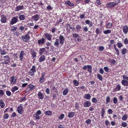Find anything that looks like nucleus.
Masks as SVG:
<instances>
[{"label":"nucleus","instance_id":"f257e3e1","mask_svg":"<svg viewBox=\"0 0 128 128\" xmlns=\"http://www.w3.org/2000/svg\"><path fill=\"white\" fill-rule=\"evenodd\" d=\"M122 77L123 80L121 82L122 84L124 86H128V77L124 75Z\"/></svg>","mask_w":128,"mask_h":128},{"label":"nucleus","instance_id":"f03ea898","mask_svg":"<svg viewBox=\"0 0 128 128\" xmlns=\"http://www.w3.org/2000/svg\"><path fill=\"white\" fill-rule=\"evenodd\" d=\"M36 72V67L34 66H33L30 69V71L28 72V74L32 76L34 75V74Z\"/></svg>","mask_w":128,"mask_h":128},{"label":"nucleus","instance_id":"7ed1b4c3","mask_svg":"<svg viewBox=\"0 0 128 128\" xmlns=\"http://www.w3.org/2000/svg\"><path fill=\"white\" fill-rule=\"evenodd\" d=\"M22 40L24 42H28L30 38L29 36L26 34L25 36H21Z\"/></svg>","mask_w":128,"mask_h":128},{"label":"nucleus","instance_id":"20e7f679","mask_svg":"<svg viewBox=\"0 0 128 128\" xmlns=\"http://www.w3.org/2000/svg\"><path fill=\"white\" fill-rule=\"evenodd\" d=\"M82 69L84 70H86L87 69V71L90 74H91L92 72V67L90 65L84 66L82 68Z\"/></svg>","mask_w":128,"mask_h":128},{"label":"nucleus","instance_id":"39448f33","mask_svg":"<svg viewBox=\"0 0 128 128\" xmlns=\"http://www.w3.org/2000/svg\"><path fill=\"white\" fill-rule=\"evenodd\" d=\"M41 111L39 110L35 114H34V116L36 120H39L40 118V115L41 114Z\"/></svg>","mask_w":128,"mask_h":128},{"label":"nucleus","instance_id":"423d86ee","mask_svg":"<svg viewBox=\"0 0 128 128\" xmlns=\"http://www.w3.org/2000/svg\"><path fill=\"white\" fill-rule=\"evenodd\" d=\"M3 60L4 61V63L5 64H7L8 63L10 62V59L8 56H6L4 57Z\"/></svg>","mask_w":128,"mask_h":128},{"label":"nucleus","instance_id":"0eeeda50","mask_svg":"<svg viewBox=\"0 0 128 128\" xmlns=\"http://www.w3.org/2000/svg\"><path fill=\"white\" fill-rule=\"evenodd\" d=\"M18 21V16H16L13 17L11 19V21L10 22V24L12 25L16 23Z\"/></svg>","mask_w":128,"mask_h":128},{"label":"nucleus","instance_id":"6e6552de","mask_svg":"<svg viewBox=\"0 0 128 128\" xmlns=\"http://www.w3.org/2000/svg\"><path fill=\"white\" fill-rule=\"evenodd\" d=\"M65 38L64 36L62 35H60L59 37V40L60 42V43L62 45H63L64 41Z\"/></svg>","mask_w":128,"mask_h":128},{"label":"nucleus","instance_id":"1a4fd4ad","mask_svg":"<svg viewBox=\"0 0 128 128\" xmlns=\"http://www.w3.org/2000/svg\"><path fill=\"white\" fill-rule=\"evenodd\" d=\"M44 38L50 41L52 40V35L49 34L45 33L44 35Z\"/></svg>","mask_w":128,"mask_h":128},{"label":"nucleus","instance_id":"9d476101","mask_svg":"<svg viewBox=\"0 0 128 128\" xmlns=\"http://www.w3.org/2000/svg\"><path fill=\"white\" fill-rule=\"evenodd\" d=\"M24 51H21L19 57L20 60V61H23V60L24 59Z\"/></svg>","mask_w":128,"mask_h":128},{"label":"nucleus","instance_id":"9b49d317","mask_svg":"<svg viewBox=\"0 0 128 128\" xmlns=\"http://www.w3.org/2000/svg\"><path fill=\"white\" fill-rule=\"evenodd\" d=\"M46 74V73L45 72H43L42 74V77L40 78L39 81V82L41 83H44L45 81V79L44 78Z\"/></svg>","mask_w":128,"mask_h":128},{"label":"nucleus","instance_id":"f8f14e48","mask_svg":"<svg viewBox=\"0 0 128 128\" xmlns=\"http://www.w3.org/2000/svg\"><path fill=\"white\" fill-rule=\"evenodd\" d=\"M0 21L2 23H5L6 21V17L4 15H2L1 16Z\"/></svg>","mask_w":128,"mask_h":128},{"label":"nucleus","instance_id":"ddd939ff","mask_svg":"<svg viewBox=\"0 0 128 128\" xmlns=\"http://www.w3.org/2000/svg\"><path fill=\"white\" fill-rule=\"evenodd\" d=\"M118 3L114 2H111L110 3H108L106 4L108 8H110L113 7L114 6Z\"/></svg>","mask_w":128,"mask_h":128},{"label":"nucleus","instance_id":"4468645a","mask_svg":"<svg viewBox=\"0 0 128 128\" xmlns=\"http://www.w3.org/2000/svg\"><path fill=\"white\" fill-rule=\"evenodd\" d=\"M122 30L124 34H127L128 32V27L126 25L123 26Z\"/></svg>","mask_w":128,"mask_h":128},{"label":"nucleus","instance_id":"2eb2a0df","mask_svg":"<svg viewBox=\"0 0 128 128\" xmlns=\"http://www.w3.org/2000/svg\"><path fill=\"white\" fill-rule=\"evenodd\" d=\"M38 98L39 100H42L44 97L43 94L40 92H39L38 94Z\"/></svg>","mask_w":128,"mask_h":128},{"label":"nucleus","instance_id":"dca6fc26","mask_svg":"<svg viewBox=\"0 0 128 128\" xmlns=\"http://www.w3.org/2000/svg\"><path fill=\"white\" fill-rule=\"evenodd\" d=\"M40 18L39 15L38 14H36L32 17V20L35 21H37Z\"/></svg>","mask_w":128,"mask_h":128},{"label":"nucleus","instance_id":"f3484780","mask_svg":"<svg viewBox=\"0 0 128 128\" xmlns=\"http://www.w3.org/2000/svg\"><path fill=\"white\" fill-rule=\"evenodd\" d=\"M23 107L22 106H18L17 108V111L18 113L21 114L22 112Z\"/></svg>","mask_w":128,"mask_h":128},{"label":"nucleus","instance_id":"a211bd4d","mask_svg":"<svg viewBox=\"0 0 128 128\" xmlns=\"http://www.w3.org/2000/svg\"><path fill=\"white\" fill-rule=\"evenodd\" d=\"M91 105L90 102L88 101H86L85 102L84 104V107H88Z\"/></svg>","mask_w":128,"mask_h":128},{"label":"nucleus","instance_id":"6ab92c4d","mask_svg":"<svg viewBox=\"0 0 128 128\" xmlns=\"http://www.w3.org/2000/svg\"><path fill=\"white\" fill-rule=\"evenodd\" d=\"M128 52V50L126 48H123L122 49L121 51V52L122 55H124L127 53Z\"/></svg>","mask_w":128,"mask_h":128},{"label":"nucleus","instance_id":"aec40b11","mask_svg":"<svg viewBox=\"0 0 128 128\" xmlns=\"http://www.w3.org/2000/svg\"><path fill=\"white\" fill-rule=\"evenodd\" d=\"M28 87L30 89V90L32 91L35 88V86L32 84H30L28 86Z\"/></svg>","mask_w":128,"mask_h":128},{"label":"nucleus","instance_id":"412c9836","mask_svg":"<svg viewBox=\"0 0 128 128\" xmlns=\"http://www.w3.org/2000/svg\"><path fill=\"white\" fill-rule=\"evenodd\" d=\"M45 42V40L44 38H42V39L39 40L38 42L40 44H44Z\"/></svg>","mask_w":128,"mask_h":128},{"label":"nucleus","instance_id":"4be33fe9","mask_svg":"<svg viewBox=\"0 0 128 128\" xmlns=\"http://www.w3.org/2000/svg\"><path fill=\"white\" fill-rule=\"evenodd\" d=\"M85 23L86 24H89L90 27H92L93 26V24L92 22H91L90 20H86Z\"/></svg>","mask_w":128,"mask_h":128},{"label":"nucleus","instance_id":"5701e85b","mask_svg":"<svg viewBox=\"0 0 128 128\" xmlns=\"http://www.w3.org/2000/svg\"><path fill=\"white\" fill-rule=\"evenodd\" d=\"M54 46L56 47L57 48L58 47L59 45V43L58 39L57 38L56 39L54 43Z\"/></svg>","mask_w":128,"mask_h":128},{"label":"nucleus","instance_id":"b1692460","mask_svg":"<svg viewBox=\"0 0 128 128\" xmlns=\"http://www.w3.org/2000/svg\"><path fill=\"white\" fill-rule=\"evenodd\" d=\"M65 3L66 4L72 7L74 6L73 4L71 3L69 0H67L65 2Z\"/></svg>","mask_w":128,"mask_h":128},{"label":"nucleus","instance_id":"393cba45","mask_svg":"<svg viewBox=\"0 0 128 128\" xmlns=\"http://www.w3.org/2000/svg\"><path fill=\"white\" fill-rule=\"evenodd\" d=\"M11 84H14L16 82V78L14 76H12L11 78Z\"/></svg>","mask_w":128,"mask_h":128},{"label":"nucleus","instance_id":"a878e982","mask_svg":"<svg viewBox=\"0 0 128 128\" xmlns=\"http://www.w3.org/2000/svg\"><path fill=\"white\" fill-rule=\"evenodd\" d=\"M23 8V6H17L15 8V11H18L21 10Z\"/></svg>","mask_w":128,"mask_h":128},{"label":"nucleus","instance_id":"bb28decb","mask_svg":"<svg viewBox=\"0 0 128 128\" xmlns=\"http://www.w3.org/2000/svg\"><path fill=\"white\" fill-rule=\"evenodd\" d=\"M44 114L46 115L50 116L52 114V112L50 110H48L45 112Z\"/></svg>","mask_w":128,"mask_h":128},{"label":"nucleus","instance_id":"cd10ccee","mask_svg":"<svg viewBox=\"0 0 128 128\" xmlns=\"http://www.w3.org/2000/svg\"><path fill=\"white\" fill-rule=\"evenodd\" d=\"M45 56L43 55L40 57L39 59V61L40 62H42L45 60Z\"/></svg>","mask_w":128,"mask_h":128},{"label":"nucleus","instance_id":"c85d7f7f","mask_svg":"<svg viewBox=\"0 0 128 128\" xmlns=\"http://www.w3.org/2000/svg\"><path fill=\"white\" fill-rule=\"evenodd\" d=\"M68 88H65L63 92V95L65 96L68 93Z\"/></svg>","mask_w":128,"mask_h":128},{"label":"nucleus","instance_id":"c756f323","mask_svg":"<svg viewBox=\"0 0 128 128\" xmlns=\"http://www.w3.org/2000/svg\"><path fill=\"white\" fill-rule=\"evenodd\" d=\"M75 114L74 112H71L69 113L68 116L69 118H71Z\"/></svg>","mask_w":128,"mask_h":128},{"label":"nucleus","instance_id":"7c9ffc66","mask_svg":"<svg viewBox=\"0 0 128 128\" xmlns=\"http://www.w3.org/2000/svg\"><path fill=\"white\" fill-rule=\"evenodd\" d=\"M25 16L24 15H19V18L20 20H24Z\"/></svg>","mask_w":128,"mask_h":128},{"label":"nucleus","instance_id":"2f4dec72","mask_svg":"<svg viewBox=\"0 0 128 128\" xmlns=\"http://www.w3.org/2000/svg\"><path fill=\"white\" fill-rule=\"evenodd\" d=\"M111 30H106L103 31L104 33L105 34H108L111 33Z\"/></svg>","mask_w":128,"mask_h":128},{"label":"nucleus","instance_id":"473e14b6","mask_svg":"<svg viewBox=\"0 0 128 128\" xmlns=\"http://www.w3.org/2000/svg\"><path fill=\"white\" fill-rule=\"evenodd\" d=\"M90 98L91 96L89 94H86L84 97V98L86 100H90Z\"/></svg>","mask_w":128,"mask_h":128},{"label":"nucleus","instance_id":"72a5a7b5","mask_svg":"<svg viewBox=\"0 0 128 128\" xmlns=\"http://www.w3.org/2000/svg\"><path fill=\"white\" fill-rule=\"evenodd\" d=\"M0 106L2 108H3L5 106V104L2 101V99H1L0 103Z\"/></svg>","mask_w":128,"mask_h":128},{"label":"nucleus","instance_id":"f704fd0d","mask_svg":"<svg viewBox=\"0 0 128 128\" xmlns=\"http://www.w3.org/2000/svg\"><path fill=\"white\" fill-rule=\"evenodd\" d=\"M112 23L109 22L106 26V28H110L112 26Z\"/></svg>","mask_w":128,"mask_h":128},{"label":"nucleus","instance_id":"c9c22d12","mask_svg":"<svg viewBox=\"0 0 128 128\" xmlns=\"http://www.w3.org/2000/svg\"><path fill=\"white\" fill-rule=\"evenodd\" d=\"M33 58H34L36 56V52L34 51H32L31 52Z\"/></svg>","mask_w":128,"mask_h":128},{"label":"nucleus","instance_id":"e433bc0d","mask_svg":"<svg viewBox=\"0 0 128 128\" xmlns=\"http://www.w3.org/2000/svg\"><path fill=\"white\" fill-rule=\"evenodd\" d=\"M128 118V115L126 114H125L122 117V119L123 120H126Z\"/></svg>","mask_w":128,"mask_h":128},{"label":"nucleus","instance_id":"4c0bfd02","mask_svg":"<svg viewBox=\"0 0 128 128\" xmlns=\"http://www.w3.org/2000/svg\"><path fill=\"white\" fill-rule=\"evenodd\" d=\"M1 52H0L1 54L2 55H3L6 54H7V52L6 51L4 50H1Z\"/></svg>","mask_w":128,"mask_h":128},{"label":"nucleus","instance_id":"58836bf2","mask_svg":"<svg viewBox=\"0 0 128 128\" xmlns=\"http://www.w3.org/2000/svg\"><path fill=\"white\" fill-rule=\"evenodd\" d=\"M101 113L102 114L101 116H102V118H103L104 116V114L105 113V111H104V108H102L101 110Z\"/></svg>","mask_w":128,"mask_h":128},{"label":"nucleus","instance_id":"ea45409f","mask_svg":"<svg viewBox=\"0 0 128 128\" xmlns=\"http://www.w3.org/2000/svg\"><path fill=\"white\" fill-rule=\"evenodd\" d=\"M98 78L100 81H102L103 79L102 77V76L100 74H98L97 75Z\"/></svg>","mask_w":128,"mask_h":128},{"label":"nucleus","instance_id":"a19ab883","mask_svg":"<svg viewBox=\"0 0 128 128\" xmlns=\"http://www.w3.org/2000/svg\"><path fill=\"white\" fill-rule=\"evenodd\" d=\"M74 84L75 86H77L79 84L78 82L76 80H74L73 81Z\"/></svg>","mask_w":128,"mask_h":128},{"label":"nucleus","instance_id":"79ce46f5","mask_svg":"<svg viewBox=\"0 0 128 128\" xmlns=\"http://www.w3.org/2000/svg\"><path fill=\"white\" fill-rule=\"evenodd\" d=\"M45 49L44 48H42L39 51V54L40 55L43 54L44 52Z\"/></svg>","mask_w":128,"mask_h":128},{"label":"nucleus","instance_id":"37998d69","mask_svg":"<svg viewBox=\"0 0 128 128\" xmlns=\"http://www.w3.org/2000/svg\"><path fill=\"white\" fill-rule=\"evenodd\" d=\"M108 62L111 63L113 64H115L116 62L114 60L110 59L109 60Z\"/></svg>","mask_w":128,"mask_h":128},{"label":"nucleus","instance_id":"c03bdc74","mask_svg":"<svg viewBox=\"0 0 128 128\" xmlns=\"http://www.w3.org/2000/svg\"><path fill=\"white\" fill-rule=\"evenodd\" d=\"M12 27L13 28L11 29L10 30L12 31L13 32L16 30L17 28L16 27L14 26H13Z\"/></svg>","mask_w":128,"mask_h":128},{"label":"nucleus","instance_id":"a18cd8bd","mask_svg":"<svg viewBox=\"0 0 128 128\" xmlns=\"http://www.w3.org/2000/svg\"><path fill=\"white\" fill-rule=\"evenodd\" d=\"M76 29L78 31L80 30V29L82 28V27L79 24H77L76 26Z\"/></svg>","mask_w":128,"mask_h":128},{"label":"nucleus","instance_id":"49530a36","mask_svg":"<svg viewBox=\"0 0 128 128\" xmlns=\"http://www.w3.org/2000/svg\"><path fill=\"white\" fill-rule=\"evenodd\" d=\"M18 89V88L16 86H14V87L12 88V91L13 92H14L16 90H17Z\"/></svg>","mask_w":128,"mask_h":128},{"label":"nucleus","instance_id":"de8ad7c7","mask_svg":"<svg viewBox=\"0 0 128 128\" xmlns=\"http://www.w3.org/2000/svg\"><path fill=\"white\" fill-rule=\"evenodd\" d=\"M6 94L8 96H10L11 95V92L9 90H6Z\"/></svg>","mask_w":128,"mask_h":128},{"label":"nucleus","instance_id":"09e8293b","mask_svg":"<svg viewBox=\"0 0 128 128\" xmlns=\"http://www.w3.org/2000/svg\"><path fill=\"white\" fill-rule=\"evenodd\" d=\"M73 36L74 38H79L80 36L78 34L75 33L73 34Z\"/></svg>","mask_w":128,"mask_h":128},{"label":"nucleus","instance_id":"8fccbe9b","mask_svg":"<svg viewBox=\"0 0 128 128\" xmlns=\"http://www.w3.org/2000/svg\"><path fill=\"white\" fill-rule=\"evenodd\" d=\"M124 44L125 45H127L128 44V39L126 38L124 40Z\"/></svg>","mask_w":128,"mask_h":128},{"label":"nucleus","instance_id":"3c124183","mask_svg":"<svg viewBox=\"0 0 128 128\" xmlns=\"http://www.w3.org/2000/svg\"><path fill=\"white\" fill-rule=\"evenodd\" d=\"M52 89L54 90L53 91L54 92V93H57V94H58V91L57 90V89L55 87L53 86L52 88Z\"/></svg>","mask_w":128,"mask_h":128},{"label":"nucleus","instance_id":"603ef678","mask_svg":"<svg viewBox=\"0 0 128 128\" xmlns=\"http://www.w3.org/2000/svg\"><path fill=\"white\" fill-rule=\"evenodd\" d=\"M121 125L122 126L125 127L127 126V124L126 122H123L122 123Z\"/></svg>","mask_w":128,"mask_h":128},{"label":"nucleus","instance_id":"864d4df0","mask_svg":"<svg viewBox=\"0 0 128 128\" xmlns=\"http://www.w3.org/2000/svg\"><path fill=\"white\" fill-rule=\"evenodd\" d=\"M96 33L97 34H100L101 32L99 28H97L96 31Z\"/></svg>","mask_w":128,"mask_h":128},{"label":"nucleus","instance_id":"5fc2aeb1","mask_svg":"<svg viewBox=\"0 0 128 128\" xmlns=\"http://www.w3.org/2000/svg\"><path fill=\"white\" fill-rule=\"evenodd\" d=\"M9 117V115L8 114H4V119H8Z\"/></svg>","mask_w":128,"mask_h":128},{"label":"nucleus","instance_id":"6e6d98bb","mask_svg":"<svg viewBox=\"0 0 128 128\" xmlns=\"http://www.w3.org/2000/svg\"><path fill=\"white\" fill-rule=\"evenodd\" d=\"M86 122L88 124H90L91 122V120L90 119H88L87 120H86Z\"/></svg>","mask_w":128,"mask_h":128},{"label":"nucleus","instance_id":"4d7b16f0","mask_svg":"<svg viewBox=\"0 0 128 128\" xmlns=\"http://www.w3.org/2000/svg\"><path fill=\"white\" fill-rule=\"evenodd\" d=\"M110 101V99L109 96H107L106 99V104H107Z\"/></svg>","mask_w":128,"mask_h":128},{"label":"nucleus","instance_id":"13d9d810","mask_svg":"<svg viewBox=\"0 0 128 128\" xmlns=\"http://www.w3.org/2000/svg\"><path fill=\"white\" fill-rule=\"evenodd\" d=\"M117 45L118 47L120 48L122 46H123L122 44L119 42H118V43L117 44Z\"/></svg>","mask_w":128,"mask_h":128},{"label":"nucleus","instance_id":"bf43d9fd","mask_svg":"<svg viewBox=\"0 0 128 128\" xmlns=\"http://www.w3.org/2000/svg\"><path fill=\"white\" fill-rule=\"evenodd\" d=\"M97 100L96 98H92V101L94 103H96L97 102Z\"/></svg>","mask_w":128,"mask_h":128},{"label":"nucleus","instance_id":"052dcab7","mask_svg":"<svg viewBox=\"0 0 128 128\" xmlns=\"http://www.w3.org/2000/svg\"><path fill=\"white\" fill-rule=\"evenodd\" d=\"M113 102L114 104H116L118 102V100L116 98H114L113 99Z\"/></svg>","mask_w":128,"mask_h":128},{"label":"nucleus","instance_id":"680f3d73","mask_svg":"<svg viewBox=\"0 0 128 128\" xmlns=\"http://www.w3.org/2000/svg\"><path fill=\"white\" fill-rule=\"evenodd\" d=\"M64 116V114H62L60 115L59 118V119L60 120H62L63 119Z\"/></svg>","mask_w":128,"mask_h":128},{"label":"nucleus","instance_id":"e2e57ef3","mask_svg":"<svg viewBox=\"0 0 128 128\" xmlns=\"http://www.w3.org/2000/svg\"><path fill=\"white\" fill-rule=\"evenodd\" d=\"M50 90L48 88H47L46 90V92L47 94H49L50 93Z\"/></svg>","mask_w":128,"mask_h":128},{"label":"nucleus","instance_id":"0e129e2a","mask_svg":"<svg viewBox=\"0 0 128 128\" xmlns=\"http://www.w3.org/2000/svg\"><path fill=\"white\" fill-rule=\"evenodd\" d=\"M104 69L106 72H108L109 70V68L106 66L104 67Z\"/></svg>","mask_w":128,"mask_h":128},{"label":"nucleus","instance_id":"69168bd1","mask_svg":"<svg viewBox=\"0 0 128 128\" xmlns=\"http://www.w3.org/2000/svg\"><path fill=\"white\" fill-rule=\"evenodd\" d=\"M104 49V47L103 46H101L99 47V50L100 51H103Z\"/></svg>","mask_w":128,"mask_h":128},{"label":"nucleus","instance_id":"338daca9","mask_svg":"<svg viewBox=\"0 0 128 128\" xmlns=\"http://www.w3.org/2000/svg\"><path fill=\"white\" fill-rule=\"evenodd\" d=\"M121 88V86L119 84L117 85L116 87V89H117L118 90H120Z\"/></svg>","mask_w":128,"mask_h":128},{"label":"nucleus","instance_id":"774afa93","mask_svg":"<svg viewBox=\"0 0 128 128\" xmlns=\"http://www.w3.org/2000/svg\"><path fill=\"white\" fill-rule=\"evenodd\" d=\"M58 128H64V125L61 124L59 125L58 126Z\"/></svg>","mask_w":128,"mask_h":128}]
</instances>
